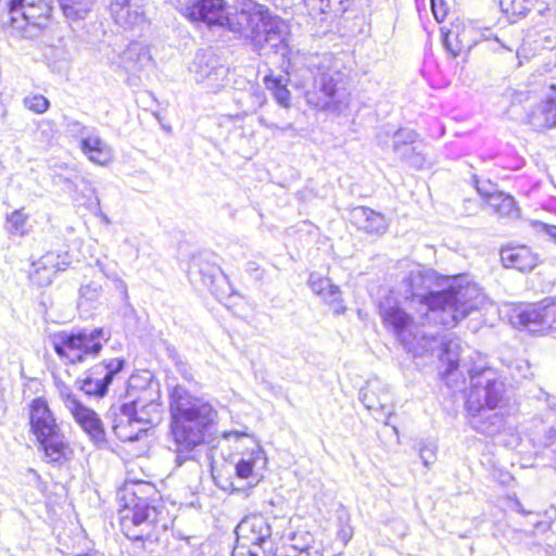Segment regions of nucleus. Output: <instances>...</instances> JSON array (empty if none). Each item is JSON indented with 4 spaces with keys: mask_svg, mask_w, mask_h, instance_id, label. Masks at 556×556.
<instances>
[{
    "mask_svg": "<svg viewBox=\"0 0 556 556\" xmlns=\"http://www.w3.org/2000/svg\"><path fill=\"white\" fill-rule=\"evenodd\" d=\"M185 15L193 22L227 28L260 55L277 53L285 47V23L260 4L229 12L226 0H194Z\"/></svg>",
    "mask_w": 556,
    "mask_h": 556,
    "instance_id": "obj_1",
    "label": "nucleus"
},
{
    "mask_svg": "<svg viewBox=\"0 0 556 556\" xmlns=\"http://www.w3.org/2000/svg\"><path fill=\"white\" fill-rule=\"evenodd\" d=\"M434 280L435 273L419 264L412 265L403 280L406 295L427 308L428 320L452 328L488 304L486 296L466 276L455 277L448 288L442 291H431Z\"/></svg>",
    "mask_w": 556,
    "mask_h": 556,
    "instance_id": "obj_2",
    "label": "nucleus"
},
{
    "mask_svg": "<svg viewBox=\"0 0 556 556\" xmlns=\"http://www.w3.org/2000/svg\"><path fill=\"white\" fill-rule=\"evenodd\" d=\"M161 390L150 371L131 375L128 379V401L117 407H112L115 416L113 430L124 442L139 441L148 430L161 421Z\"/></svg>",
    "mask_w": 556,
    "mask_h": 556,
    "instance_id": "obj_3",
    "label": "nucleus"
},
{
    "mask_svg": "<svg viewBox=\"0 0 556 556\" xmlns=\"http://www.w3.org/2000/svg\"><path fill=\"white\" fill-rule=\"evenodd\" d=\"M169 435L176 462L180 466L204 442V437L215 424L217 412L201 397L192 395L187 389L177 386L170 393Z\"/></svg>",
    "mask_w": 556,
    "mask_h": 556,
    "instance_id": "obj_4",
    "label": "nucleus"
},
{
    "mask_svg": "<svg viewBox=\"0 0 556 556\" xmlns=\"http://www.w3.org/2000/svg\"><path fill=\"white\" fill-rule=\"evenodd\" d=\"M471 388L466 401L469 425L473 430L485 435H495L504 427V416L494 412L503 401L505 386L497 374L489 368L478 372L469 370Z\"/></svg>",
    "mask_w": 556,
    "mask_h": 556,
    "instance_id": "obj_5",
    "label": "nucleus"
},
{
    "mask_svg": "<svg viewBox=\"0 0 556 556\" xmlns=\"http://www.w3.org/2000/svg\"><path fill=\"white\" fill-rule=\"evenodd\" d=\"M110 337L103 328H85L56 332L50 337V343L63 362L75 365L97 357Z\"/></svg>",
    "mask_w": 556,
    "mask_h": 556,
    "instance_id": "obj_6",
    "label": "nucleus"
},
{
    "mask_svg": "<svg viewBox=\"0 0 556 556\" xmlns=\"http://www.w3.org/2000/svg\"><path fill=\"white\" fill-rule=\"evenodd\" d=\"M380 315L384 325L392 330L397 340L414 355L432 350L437 338L432 333L420 332L413 318L392 299L380 303Z\"/></svg>",
    "mask_w": 556,
    "mask_h": 556,
    "instance_id": "obj_7",
    "label": "nucleus"
},
{
    "mask_svg": "<svg viewBox=\"0 0 556 556\" xmlns=\"http://www.w3.org/2000/svg\"><path fill=\"white\" fill-rule=\"evenodd\" d=\"M344 74L332 67V56L323 55L313 74V84L305 91L309 105L320 110L339 109L343 102Z\"/></svg>",
    "mask_w": 556,
    "mask_h": 556,
    "instance_id": "obj_8",
    "label": "nucleus"
},
{
    "mask_svg": "<svg viewBox=\"0 0 556 556\" xmlns=\"http://www.w3.org/2000/svg\"><path fill=\"white\" fill-rule=\"evenodd\" d=\"M125 503L119 509L121 528L130 540L142 541L150 536L157 522L160 511L148 500L139 497L136 492L125 491Z\"/></svg>",
    "mask_w": 556,
    "mask_h": 556,
    "instance_id": "obj_9",
    "label": "nucleus"
},
{
    "mask_svg": "<svg viewBox=\"0 0 556 556\" xmlns=\"http://www.w3.org/2000/svg\"><path fill=\"white\" fill-rule=\"evenodd\" d=\"M51 12L47 0H11V27L24 38L36 39L48 27Z\"/></svg>",
    "mask_w": 556,
    "mask_h": 556,
    "instance_id": "obj_10",
    "label": "nucleus"
},
{
    "mask_svg": "<svg viewBox=\"0 0 556 556\" xmlns=\"http://www.w3.org/2000/svg\"><path fill=\"white\" fill-rule=\"evenodd\" d=\"M58 394L75 421L90 435L93 441L104 440L102 421L97 413L81 404L72 388L60 379L54 381Z\"/></svg>",
    "mask_w": 556,
    "mask_h": 556,
    "instance_id": "obj_11",
    "label": "nucleus"
},
{
    "mask_svg": "<svg viewBox=\"0 0 556 556\" xmlns=\"http://www.w3.org/2000/svg\"><path fill=\"white\" fill-rule=\"evenodd\" d=\"M190 70L194 81L210 92L216 93L229 83V68L212 51L197 53Z\"/></svg>",
    "mask_w": 556,
    "mask_h": 556,
    "instance_id": "obj_12",
    "label": "nucleus"
},
{
    "mask_svg": "<svg viewBox=\"0 0 556 556\" xmlns=\"http://www.w3.org/2000/svg\"><path fill=\"white\" fill-rule=\"evenodd\" d=\"M125 364V359L118 357L104 359L93 365L86 372V377L77 380L76 383L87 395L102 397L108 393L115 376L124 369Z\"/></svg>",
    "mask_w": 556,
    "mask_h": 556,
    "instance_id": "obj_13",
    "label": "nucleus"
},
{
    "mask_svg": "<svg viewBox=\"0 0 556 556\" xmlns=\"http://www.w3.org/2000/svg\"><path fill=\"white\" fill-rule=\"evenodd\" d=\"M514 323L531 332L553 328L556 323V298L545 299L535 304H529L515 312Z\"/></svg>",
    "mask_w": 556,
    "mask_h": 556,
    "instance_id": "obj_14",
    "label": "nucleus"
},
{
    "mask_svg": "<svg viewBox=\"0 0 556 556\" xmlns=\"http://www.w3.org/2000/svg\"><path fill=\"white\" fill-rule=\"evenodd\" d=\"M308 15L320 22L356 17L361 0H303Z\"/></svg>",
    "mask_w": 556,
    "mask_h": 556,
    "instance_id": "obj_15",
    "label": "nucleus"
},
{
    "mask_svg": "<svg viewBox=\"0 0 556 556\" xmlns=\"http://www.w3.org/2000/svg\"><path fill=\"white\" fill-rule=\"evenodd\" d=\"M110 13L114 22L125 29L143 26L147 22V0H111Z\"/></svg>",
    "mask_w": 556,
    "mask_h": 556,
    "instance_id": "obj_16",
    "label": "nucleus"
},
{
    "mask_svg": "<svg viewBox=\"0 0 556 556\" xmlns=\"http://www.w3.org/2000/svg\"><path fill=\"white\" fill-rule=\"evenodd\" d=\"M28 415L30 431L36 437L37 441L48 439L61 432L54 414L45 399H34L29 404Z\"/></svg>",
    "mask_w": 556,
    "mask_h": 556,
    "instance_id": "obj_17",
    "label": "nucleus"
},
{
    "mask_svg": "<svg viewBox=\"0 0 556 556\" xmlns=\"http://www.w3.org/2000/svg\"><path fill=\"white\" fill-rule=\"evenodd\" d=\"M237 542L264 545L270 544L271 528L262 515L243 518L236 528Z\"/></svg>",
    "mask_w": 556,
    "mask_h": 556,
    "instance_id": "obj_18",
    "label": "nucleus"
},
{
    "mask_svg": "<svg viewBox=\"0 0 556 556\" xmlns=\"http://www.w3.org/2000/svg\"><path fill=\"white\" fill-rule=\"evenodd\" d=\"M465 352H470V349L459 339H451L443 343V351L440 359L442 363L447 365L444 371V379L446 384L451 388H453L454 371L457 370L460 366L466 368L467 371L473 369L475 371L480 372L483 369H478L477 367H467L465 358L462 357ZM468 374L470 375V372Z\"/></svg>",
    "mask_w": 556,
    "mask_h": 556,
    "instance_id": "obj_19",
    "label": "nucleus"
},
{
    "mask_svg": "<svg viewBox=\"0 0 556 556\" xmlns=\"http://www.w3.org/2000/svg\"><path fill=\"white\" fill-rule=\"evenodd\" d=\"M501 261L505 267L530 271L539 263V254L528 245H507L501 250Z\"/></svg>",
    "mask_w": 556,
    "mask_h": 556,
    "instance_id": "obj_20",
    "label": "nucleus"
},
{
    "mask_svg": "<svg viewBox=\"0 0 556 556\" xmlns=\"http://www.w3.org/2000/svg\"><path fill=\"white\" fill-rule=\"evenodd\" d=\"M308 286L316 295L332 306L334 314L339 315L345 312V306L342 304L341 290L329 278L312 273L308 278Z\"/></svg>",
    "mask_w": 556,
    "mask_h": 556,
    "instance_id": "obj_21",
    "label": "nucleus"
},
{
    "mask_svg": "<svg viewBox=\"0 0 556 556\" xmlns=\"http://www.w3.org/2000/svg\"><path fill=\"white\" fill-rule=\"evenodd\" d=\"M529 124L535 130L556 126V86L552 85L542 104L528 115Z\"/></svg>",
    "mask_w": 556,
    "mask_h": 556,
    "instance_id": "obj_22",
    "label": "nucleus"
},
{
    "mask_svg": "<svg viewBox=\"0 0 556 556\" xmlns=\"http://www.w3.org/2000/svg\"><path fill=\"white\" fill-rule=\"evenodd\" d=\"M79 148L87 159L94 164L105 166L113 161V149L100 138L97 131L85 136L79 142Z\"/></svg>",
    "mask_w": 556,
    "mask_h": 556,
    "instance_id": "obj_23",
    "label": "nucleus"
},
{
    "mask_svg": "<svg viewBox=\"0 0 556 556\" xmlns=\"http://www.w3.org/2000/svg\"><path fill=\"white\" fill-rule=\"evenodd\" d=\"M40 450L43 452V459L52 465L62 466L72 456V450L65 442L62 432L51 435L48 439L38 441Z\"/></svg>",
    "mask_w": 556,
    "mask_h": 556,
    "instance_id": "obj_24",
    "label": "nucleus"
},
{
    "mask_svg": "<svg viewBox=\"0 0 556 556\" xmlns=\"http://www.w3.org/2000/svg\"><path fill=\"white\" fill-rule=\"evenodd\" d=\"M359 400L364 404V406L371 412H384L387 410L386 417L389 418V402L390 395L389 392L381 386L379 381H370L368 382L361 391H359Z\"/></svg>",
    "mask_w": 556,
    "mask_h": 556,
    "instance_id": "obj_25",
    "label": "nucleus"
},
{
    "mask_svg": "<svg viewBox=\"0 0 556 556\" xmlns=\"http://www.w3.org/2000/svg\"><path fill=\"white\" fill-rule=\"evenodd\" d=\"M353 216L359 224V227L368 233H383L388 228L384 216L368 207H356L353 211Z\"/></svg>",
    "mask_w": 556,
    "mask_h": 556,
    "instance_id": "obj_26",
    "label": "nucleus"
},
{
    "mask_svg": "<svg viewBox=\"0 0 556 556\" xmlns=\"http://www.w3.org/2000/svg\"><path fill=\"white\" fill-rule=\"evenodd\" d=\"M119 58L121 65L126 71L140 70L151 61L148 50L139 43L129 45Z\"/></svg>",
    "mask_w": 556,
    "mask_h": 556,
    "instance_id": "obj_27",
    "label": "nucleus"
},
{
    "mask_svg": "<svg viewBox=\"0 0 556 556\" xmlns=\"http://www.w3.org/2000/svg\"><path fill=\"white\" fill-rule=\"evenodd\" d=\"M494 214L501 217H511L517 214L516 201L509 195L501 191H495L490 195L486 203Z\"/></svg>",
    "mask_w": 556,
    "mask_h": 556,
    "instance_id": "obj_28",
    "label": "nucleus"
},
{
    "mask_svg": "<svg viewBox=\"0 0 556 556\" xmlns=\"http://www.w3.org/2000/svg\"><path fill=\"white\" fill-rule=\"evenodd\" d=\"M265 87L271 91L276 101L282 106L290 104V91L287 89V78L283 76L275 77L267 75L264 77Z\"/></svg>",
    "mask_w": 556,
    "mask_h": 556,
    "instance_id": "obj_29",
    "label": "nucleus"
},
{
    "mask_svg": "<svg viewBox=\"0 0 556 556\" xmlns=\"http://www.w3.org/2000/svg\"><path fill=\"white\" fill-rule=\"evenodd\" d=\"M66 17L72 20L85 18L92 7V0H59Z\"/></svg>",
    "mask_w": 556,
    "mask_h": 556,
    "instance_id": "obj_30",
    "label": "nucleus"
},
{
    "mask_svg": "<svg viewBox=\"0 0 556 556\" xmlns=\"http://www.w3.org/2000/svg\"><path fill=\"white\" fill-rule=\"evenodd\" d=\"M262 462L265 463L263 451L257 447L245 458L242 457L236 465V475L241 479H247L253 475L255 465Z\"/></svg>",
    "mask_w": 556,
    "mask_h": 556,
    "instance_id": "obj_31",
    "label": "nucleus"
},
{
    "mask_svg": "<svg viewBox=\"0 0 556 556\" xmlns=\"http://www.w3.org/2000/svg\"><path fill=\"white\" fill-rule=\"evenodd\" d=\"M534 0H500V5L506 14L520 16L531 10Z\"/></svg>",
    "mask_w": 556,
    "mask_h": 556,
    "instance_id": "obj_32",
    "label": "nucleus"
},
{
    "mask_svg": "<svg viewBox=\"0 0 556 556\" xmlns=\"http://www.w3.org/2000/svg\"><path fill=\"white\" fill-rule=\"evenodd\" d=\"M27 219V215L24 214L21 210L12 212L7 217V228L9 232L21 236L24 235Z\"/></svg>",
    "mask_w": 556,
    "mask_h": 556,
    "instance_id": "obj_33",
    "label": "nucleus"
},
{
    "mask_svg": "<svg viewBox=\"0 0 556 556\" xmlns=\"http://www.w3.org/2000/svg\"><path fill=\"white\" fill-rule=\"evenodd\" d=\"M24 105L29 111L36 114H42L48 111L50 106L49 100L42 94H33L24 98Z\"/></svg>",
    "mask_w": 556,
    "mask_h": 556,
    "instance_id": "obj_34",
    "label": "nucleus"
},
{
    "mask_svg": "<svg viewBox=\"0 0 556 556\" xmlns=\"http://www.w3.org/2000/svg\"><path fill=\"white\" fill-rule=\"evenodd\" d=\"M96 266L105 277L114 281L115 288L123 294L124 299H127L128 292L126 282L122 280L114 270L108 268V266L102 261L97 260Z\"/></svg>",
    "mask_w": 556,
    "mask_h": 556,
    "instance_id": "obj_35",
    "label": "nucleus"
},
{
    "mask_svg": "<svg viewBox=\"0 0 556 556\" xmlns=\"http://www.w3.org/2000/svg\"><path fill=\"white\" fill-rule=\"evenodd\" d=\"M102 293V287L96 282H89L87 285H83L79 289L80 300H85L87 302H93L99 299Z\"/></svg>",
    "mask_w": 556,
    "mask_h": 556,
    "instance_id": "obj_36",
    "label": "nucleus"
},
{
    "mask_svg": "<svg viewBox=\"0 0 556 556\" xmlns=\"http://www.w3.org/2000/svg\"><path fill=\"white\" fill-rule=\"evenodd\" d=\"M258 123L261 126L269 129V130H278L280 132H288V131H291V132H296L295 130V127L293 125V123H277V122H273V121H269L268 118H266L265 116H260L258 117Z\"/></svg>",
    "mask_w": 556,
    "mask_h": 556,
    "instance_id": "obj_37",
    "label": "nucleus"
},
{
    "mask_svg": "<svg viewBox=\"0 0 556 556\" xmlns=\"http://www.w3.org/2000/svg\"><path fill=\"white\" fill-rule=\"evenodd\" d=\"M417 134L412 129H400L393 135V146H406L408 143H416Z\"/></svg>",
    "mask_w": 556,
    "mask_h": 556,
    "instance_id": "obj_38",
    "label": "nucleus"
},
{
    "mask_svg": "<svg viewBox=\"0 0 556 556\" xmlns=\"http://www.w3.org/2000/svg\"><path fill=\"white\" fill-rule=\"evenodd\" d=\"M412 167L420 169L426 164V155L422 151V146L419 143L414 151L409 154V156L405 161Z\"/></svg>",
    "mask_w": 556,
    "mask_h": 556,
    "instance_id": "obj_39",
    "label": "nucleus"
},
{
    "mask_svg": "<svg viewBox=\"0 0 556 556\" xmlns=\"http://www.w3.org/2000/svg\"><path fill=\"white\" fill-rule=\"evenodd\" d=\"M430 4L434 18L442 23L448 12L447 3L444 0H430Z\"/></svg>",
    "mask_w": 556,
    "mask_h": 556,
    "instance_id": "obj_40",
    "label": "nucleus"
},
{
    "mask_svg": "<svg viewBox=\"0 0 556 556\" xmlns=\"http://www.w3.org/2000/svg\"><path fill=\"white\" fill-rule=\"evenodd\" d=\"M67 130L73 136L79 138V141L83 140L85 136H88V134H92L93 131H96L93 128H89L77 121L68 122Z\"/></svg>",
    "mask_w": 556,
    "mask_h": 556,
    "instance_id": "obj_41",
    "label": "nucleus"
},
{
    "mask_svg": "<svg viewBox=\"0 0 556 556\" xmlns=\"http://www.w3.org/2000/svg\"><path fill=\"white\" fill-rule=\"evenodd\" d=\"M168 351L173 361L175 362L176 369L184 376V378L191 380L192 374L189 365L185 363L174 350L168 349Z\"/></svg>",
    "mask_w": 556,
    "mask_h": 556,
    "instance_id": "obj_42",
    "label": "nucleus"
},
{
    "mask_svg": "<svg viewBox=\"0 0 556 556\" xmlns=\"http://www.w3.org/2000/svg\"><path fill=\"white\" fill-rule=\"evenodd\" d=\"M51 58L55 59L54 62L59 65V67L67 65L71 61L68 51L63 48H51Z\"/></svg>",
    "mask_w": 556,
    "mask_h": 556,
    "instance_id": "obj_43",
    "label": "nucleus"
},
{
    "mask_svg": "<svg viewBox=\"0 0 556 556\" xmlns=\"http://www.w3.org/2000/svg\"><path fill=\"white\" fill-rule=\"evenodd\" d=\"M419 143H408L406 146H393V152L402 160V161H406V159L409 156V154L412 153V151L415 150V148L418 146Z\"/></svg>",
    "mask_w": 556,
    "mask_h": 556,
    "instance_id": "obj_44",
    "label": "nucleus"
},
{
    "mask_svg": "<svg viewBox=\"0 0 556 556\" xmlns=\"http://www.w3.org/2000/svg\"><path fill=\"white\" fill-rule=\"evenodd\" d=\"M419 456L426 467H429L435 460V450L433 447L424 446L420 448Z\"/></svg>",
    "mask_w": 556,
    "mask_h": 556,
    "instance_id": "obj_45",
    "label": "nucleus"
},
{
    "mask_svg": "<svg viewBox=\"0 0 556 556\" xmlns=\"http://www.w3.org/2000/svg\"><path fill=\"white\" fill-rule=\"evenodd\" d=\"M538 230L546 233L549 239L556 244V226L548 225L546 223L536 222L535 223Z\"/></svg>",
    "mask_w": 556,
    "mask_h": 556,
    "instance_id": "obj_46",
    "label": "nucleus"
},
{
    "mask_svg": "<svg viewBox=\"0 0 556 556\" xmlns=\"http://www.w3.org/2000/svg\"><path fill=\"white\" fill-rule=\"evenodd\" d=\"M353 531L349 525H341L340 529L337 532L338 539L342 542L343 545H346L349 541L352 539Z\"/></svg>",
    "mask_w": 556,
    "mask_h": 556,
    "instance_id": "obj_47",
    "label": "nucleus"
},
{
    "mask_svg": "<svg viewBox=\"0 0 556 556\" xmlns=\"http://www.w3.org/2000/svg\"><path fill=\"white\" fill-rule=\"evenodd\" d=\"M473 180L476 184H478L476 176H473ZM476 188H477L478 193L486 200V203L489 202L490 195L496 191V190H494V187L490 182H488L486 185H482V186L477 185Z\"/></svg>",
    "mask_w": 556,
    "mask_h": 556,
    "instance_id": "obj_48",
    "label": "nucleus"
},
{
    "mask_svg": "<svg viewBox=\"0 0 556 556\" xmlns=\"http://www.w3.org/2000/svg\"><path fill=\"white\" fill-rule=\"evenodd\" d=\"M452 33L448 31L444 34L443 43L448 52H451L452 55L456 56L459 54L460 49L458 47H454L451 41Z\"/></svg>",
    "mask_w": 556,
    "mask_h": 556,
    "instance_id": "obj_49",
    "label": "nucleus"
},
{
    "mask_svg": "<svg viewBox=\"0 0 556 556\" xmlns=\"http://www.w3.org/2000/svg\"><path fill=\"white\" fill-rule=\"evenodd\" d=\"M28 471L34 476L35 479L40 480V476L35 469H29Z\"/></svg>",
    "mask_w": 556,
    "mask_h": 556,
    "instance_id": "obj_50",
    "label": "nucleus"
},
{
    "mask_svg": "<svg viewBox=\"0 0 556 556\" xmlns=\"http://www.w3.org/2000/svg\"><path fill=\"white\" fill-rule=\"evenodd\" d=\"M231 434H236V435H247L244 432L239 433L238 431L228 432V433H226L225 435H226V437H230Z\"/></svg>",
    "mask_w": 556,
    "mask_h": 556,
    "instance_id": "obj_51",
    "label": "nucleus"
},
{
    "mask_svg": "<svg viewBox=\"0 0 556 556\" xmlns=\"http://www.w3.org/2000/svg\"><path fill=\"white\" fill-rule=\"evenodd\" d=\"M77 556H101L100 554L93 552V553H87V554H84V555H77Z\"/></svg>",
    "mask_w": 556,
    "mask_h": 556,
    "instance_id": "obj_52",
    "label": "nucleus"
}]
</instances>
